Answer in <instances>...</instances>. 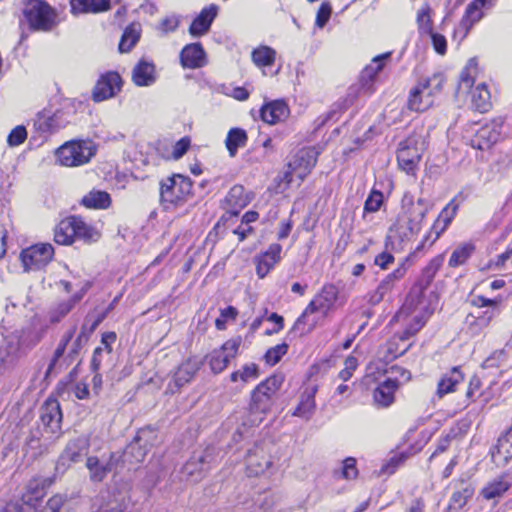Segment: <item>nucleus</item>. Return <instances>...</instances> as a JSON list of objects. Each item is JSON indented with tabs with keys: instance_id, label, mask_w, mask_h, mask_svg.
Here are the masks:
<instances>
[{
	"instance_id": "nucleus-1",
	"label": "nucleus",
	"mask_w": 512,
	"mask_h": 512,
	"mask_svg": "<svg viewBox=\"0 0 512 512\" xmlns=\"http://www.w3.org/2000/svg\"><path fill=\"white\" fill-rule=\"evenodd\" d=\"M429 208V203L425 199L415 200L411 193H404L401 200V211L389 228L387 236L393 249H402L405 244L411 242L418 235Z\"/></svg>"
},
{
	"instance_id": "nucleus-2",
	"label": "nucleus",
	"mask_w": 512,
	"mask_h": 512,
	"mask_svg": "<svg viewBox=\"0 0 512 512\" xmlns=\"http://www.w3.org/2000/svg\"><path fill=\"white\" fill-rule=\"evenodd\" d=\"M445 77L442 73H435L423 78L410 90L408 108L416 112L428 110L435 100V96L442 90Z\"/></svg>"
},
{
	"instance_id": "nucleus-3",
	"label": "nucleus",
	"mask_w": 512,
	"mask_h": 512,
	"mask_svg": "<svg viewBox=\"0 0 512 512\" xmlns=\"http://www.w3.org/2000/svg\"><path fill=\"white\" fill-rule=\"evenodd\" d=\"M96 153V146L89 140H71L55 151L56 162L64 167L87 164Z\"/></svg>"
},
{
	"instance_id": "nucleus-4",
	"label": "nucleus",
	"mask_w": 512,
	"mask_h": 512,
	"mask_svg": "<svg viewBox=\"0 0 512 512\" xmlns=\"http://www.w3.org/2000/svg\"><path fill=\"white\" fill-rule=\"evenodd\" d=\"M23 14L30 29L35 31H50L58 24L55 9L42 0H28Z\"/></svg>"
},
{
	"instance_id": "nucleus-5",
	"label": "nucleus",
	"mask_w": 512,
	"mask_h": 512,
	"mask_svg": "<svg viewBox=\"0 0 512 512\" xmlns=\"http://www.w3.org/2000/svg\"><path fill=\"white\" fill-rule=\"evenodd\" d=\"M191 181L180 174L167 177L160 182V199L168 209L170 206L180 204L190 194Z\"/></svg>"
},
{
	"instance_id": "nucleus-6",
	"label": "nucleus",
	"mask_w": 512,
	"mask_h": 512,
	"mask_svg": "<svg viewBox=\"0 0 512 512\" xmlns=\"http://www.w3.org/2000/svg\"><path fill=\"white\" fill-rule=\"evenodd\" d=\"M424 149L425 143L420 135H411L400 142L397 152L399 167L408 174L413 173L418 166Z\"/></svg>"
},
{
	"instance_id": "nucleus-7",
	"label": "nucleus",
	"mask_w": 512,
	"mask_h": 512,
	"mask_svg": "<svg viewBox=\"0 0 512 512\" xmlns=\"http://www.w3.org/2000/svg\"><path fill=\"white\" fill-rule=\"evenodd\" d=\"M282 378L272 376L257 385L251 396L250 410L252 414H265L272 405V398L279 390Z\"/></svg>"
},
{
	"instance_id": "nucleus-8",
	"label": "nucleus",
	"mask_w": 512,
	"mask_h": 512,
	"mask_svg": "<svg viewBox=\"0 0 512 512\" xmlns=\"http://www.w3.org/2000/svg\"><path fill=\"white\" fill-rule=\"evenodd\" d=\"M54 256V248L49 243H38L23 249L19 255L25 272L44 268Z\"/></svg>"
},
{
	"instance_id": "nucleus-9",
	"label": "nucleus",
	"mask_w": 512,
	"mask_h": 512,
	"mask_svg": "<svg viewBox=\"0 0 512 512\" xmlns=\"http://www.w3.org/2000/svg\"><path fill=\"white\" fill-rule=\"evenodd\" d=\"M318 151L313 147L299 150L289 163V170L285 173L284 180L289 184L293 175L303 180L314 168L318 158Z\"/></svg>"
},
{
	"instance_id": "nucleus-10",
	"label": "nucleus",
	"mask_w": 512,
	"mask_h": 512,
	"mask_svg": "<svg viewBox=\"0 0 512 512\" xmlns=\"http://www.w3.org/2000/svg\"><path fill=\"white\" fill-rule=\"evenodd\" d=\"M496 0H473L466 7L465 13L455 29L454 36H460V39H464L470 29L478 23L483 17V9L492 8Z\"/></svg>"
},
{
	"instance_id": "nucleus-11",
	"label": "nucleus",
	"mask_w": 512,
	"mask_h": 512,
	"mask_svg": "<svg viewBox=\"0 0 512 512\" xmlns=\"http://www.w3.org/2000/svg\"><path fill=\"white\" fill-rule=\"evenodd\" d=\"M201 366L202 362L196 357L188 358L183 361L173 373L167 386V392L171 394L179 392L183 386L193 379Z\"/></svg>"
},
{
	"instance_id": "nucleus-12",
	"label": "nucleus",
	"mask_w": 512,
	"mask_h": 512,
	"mask_svg": "<svg viewBox=\"0 0 512 512\" xmlns=\"http://www.w3.org/2000/svg\"><path fill=\"white\" fill-rule=\"evenodd\" d=\"M241 342L240 337L229 339L220 349L214 350L208 356L209 365L214 373L222 372L229 362L236 357Z\"/></svg>"
},
{
	"instance_id": "nucleus-13",
	"label": "nucleus",
	"mask_w": 512,
	"mask_h": 512,
	"mask_svg": "<svg viewBox=\"0 0 512 512\" xmlns=\"http://www.w3.org/2000/svg\"><path fill=\"white\" fill-rule=\"evenodd\" d=\"M502 124L493 120L483 124L470 139V145L474 149L487 150L494 145L501 136Z\"/></svg>"
},
{
	"instance_id": "nucleus-14",
	"label": "nucleus",
	"mask_w": 512,
	"mask_h": 512,
	"mask_svg": "<svg viewBox=\"0 0 512 512\" xmlns=\"http://www.w3.org/2000/svg\"><path fill=\"white\" fill-rule=\"evenodd\" d=\"M457 206L449 203L439 214L431 230L424 236L422 242L416 247V251H421L425 247L432 246L440 235L446 230L451 220L456 214Z\"/></svg>"
},
{
	"instance_id": "nucleus-15",
	"label": "nucleus",
	"mask_w": 512,
	"mask_h": 512,
	"mask_svg": "<svg viewBox=\"0 0 512 512\" xmlns=\"http://www.w3.org/2000/svg\"><path fill=\"white\" fill-rule=\"evenodd\" d=\"M154 437V430L150 428L141 429L137 433L134 441L127 446L124 452L125 459H128L131 462L134 461L136 463L142 462L147 454L148 446L153 445L150 443V440H152Z\"/></svg>"
},
{
	"instance_id": "nucleus-16",
	"label": "nucleus",
	"mask_w": 512,
	"mask_h": 512,
	"mask_svg": "<svg viewBox=\"0 0 512 512\" xmlns=\"http://www.w3.org/2000/svg\"><path fill=\"white\" fill-rule=\"evenodd\" d=\"M121 77L116 72L102 75L93 89V100L101 102L114 97L121 89Z\"/></svg>"
},
{
	"instance_id": "nucleus-17",
	"label": "nucleus",
	"mask_w": 512,
	"mask_h": 512,
	"mask_svg": "<svg viewBox=\"0 0 512 512\" xmlns=\"http://www.w3.org/2000/svg\"><path fill=\"white\" fill-rule=\"evenodd\" d=\"M247 471L251 476L265 473L271 466L272 460L264 445H257L250 450L246 458Z\"/></svg>"
},
{
	"instance_id": "nucleus-18",
	"label": "nucleus",
	"mask_w": 512,
	"mask_h": 512,
	"mask_svg": "<svg viewBox=\"0 0 512 512\" xmlns=\"http://www.w3.org/2000/svg\"><path fill=\"white\" fill-rule=\"evenodd\" d=\"M338 298V289L332 285H325L319 293L308 304L309 311L312 309L320 312L321 315L327 316L333 309Z\"/></svg>"
},
{
	"instance_id": "nucleus-19",
	"label": "nucleus",
	"mask_w": 512,
	"mask_h": 512,
	"mask_svg": "<svg viewBox=\"0 0 512 512\" xmlns=\"http://www.w3.org/2000/svg\"><path fill=\"white\" fill-rule=\"evenodd\" d=\"M40 418L47 432L58 437L62 421V413L59 403L56 400L46 401L41 408Z\"/></svg>"
},
{
	"instance_id": "nucleus-20",
	"label": "nucleus",
	"mask_w": 512,
	"mask_h": 512,
	"mask_svg": "<svg viewBox=\"0 0 512 512\" xmlns=\"http://www.w3.org/2000/svg\"><path fill=\"white\" fill-rule=\"evenodd\" d=\"M50 485V480L41 476L32 477L25 485V491L22 494L24 504L35 508L37 503L44 497L46 488Z\"/></svg>"
},
{
	"instance_id": "nucleus-21",
	"label": "nucleus",
	"mask_w": 512,
	"mask_h": 512,
	"mask_svg": "<svg viewBox=\"0 0 512 512\" xmlns=\"http://www.w3.org/2000/svg\"><path fill=\"white\" fill-rule=\"evenodd\" d=\"M89 449L87 436H78L71 439L60 456L63 465L79 462Z\"/></svg>"
},
{
	"instance_id": "nucleus-22",
	"label": "nucleus",
	"mask_w": 512,
	"mask_h": 512,
	"mask_svg": "<svg viewBox=\"0 0 512 512\" xmlns=\"http://www.w3.org/2000/svg\"><path fill=\"white\" fill-rule=\"evenodd\" d=\"M217 14L218 6L215 4H210L203 8L189 27L190 35L193 37H200L208 33L214 19L217 17Z\"/></svg>"
},
{
	"instance_id": "nucleus-23",
	"label": "nucleus",
	"mask_w": 512,
	"mask_h": 512,
	"mask_svg": "<svg viewBox=\"0 0 512 512\" xmlns=\"http://www.w3.org/2000/svg\"><path fill=\"white\" fill-rule=\"evenodd\" d=\"M207 470L206 456L203 454H195L182 467V479L196 483L204 477Z\"/></svg>"
},
{
	"instance_id": "nucleus-24",
	"label": "nucleus",
	"mask_w": 512,
	"mask_h": 512,
	"mask_svg": "<svg viewBox=\"0 0 512 512\" xmlns=\"http://www.w3.org/2000/svg\"><path fill=\"white\" fill-rule=\"evenodd\" d=\"M281 251V245L274 243L263 254L255 257L256 272L259 278H264L280 260Z\"/></svg>"
},
{
	"instance_id": "nucleus-25",
	"label": "nucleus",
	"mask_w": 512,
	"mask_h": 512,
	"mask_svg": "<svg viewBox=\"0 0 512 512\" xmlns=\"http://www.w3.org/2000/svg\"><path fill=\"white\" fill-rule=\"evenodd\" d=\"M260 116L265 123L274 125L289 116V108L283 100H274L263 105Z\"/></svg>"
},
{
	"instance_id": "nucleus-26",
	"label": "nucleus",
	"mask_w": 512,
	"mask_h": 512,
	"mask_svg": "<svg viewBox=\"0 0 512 512\" xmlns=\"http://www.w3.org/2000/svg\"><path fill=\"white\" fill-rule=\"evenodd\" d=\"M180 60L185 68H200L206 64V54L200 43H191L182 49Z\"/></svg>"
},
{
	"instance_id": "nucleus-27",
	"label": "nucleus",
	"mask_w": 512,
	"mask_h": 512,
	"mask_svg": "<svg viewBox=\"0 0 512 512\" xmlns=\"http://www.w3.org/2000/svg\"><path fill=\"white\" fill-rule=\"evenodd\" d=\"M325 317V315H321L320 312H317L314 309L309 311V306L307 305L302 314L295 321L292 329L300 335L310 333L323 321Z\"/></svg>"
},
{
	"instance_id": "nucleus-28",
	"label": "nucleus",
	"mask_w": 512,
	"mask_h": 512,
	"mask_svg": "<svg viewBox=\"0 0 512 512\" xmlns=\"http://www.w3.org/2000/svg\"><path fill=\"white\" fill-rule=\"evenodd\" d=\"M90 286V282H84L81 285L80 290L70 299L59 303L58 306L50 313V322L57 323L64 316H66L76 305V303H78L83 298L84 294L89 290Z\"/></svg>"
},
{
	"instance_id": "nucleus-29",
	"label": "nucleus",
	"mask_w": 512,
	"mask_h": 512,
	"mask_svg": "<svg viewBox=\"0 0 512 512\" xmlns=\"http://www.w3.org/2000/svg\"><path fill=\"white\" fill-rule=\"evenodd\" d=\"M493 461L497 465H503L512 458V427L498 439L497 445L491 450Z\"/></svg>"
},
{
	"instance_id": "nucleus-30",
	"label": "nucleus",
	"mask_w": 512,
	"mask_h": 512,
	"mask_svg": "<svg viewBox=\"0 0 512 512\" xmlns=\"http://www.w3.org/2000/svg\"><path fill=\"white\" fill-rule=\"evenodd\" d=\"M132 81L136 86H150L156 81L155 66L147 61H140L132 70Z\"/></svg>"
},
{
	"instance_id": "nucleus-31",
	"label": "nucleus",
	"mask_w": 512,
	"mask_h": 512,
	"mask_svg": "<svg viewBox=\"0 0 512 512\" xmlns=\"http://www.w3.org/2000/svg\"><path fill=\"white\" fill-rule=\"evenodd\" d=\"M397 389L398 381L387 379L374 390V401L382 407L391 405L394 402V394Z\"/></svg>"
},
{
	"instance_id": "nucleus-32",
	"label": "nucleus",
	"mask_w": 512,
	"mask_h": 512,
	"mask_svg": "<svg viewBox=\"0 0 512 512\" xmlns=\"http://www.w3.org/2000/svg\"><path fill=\"white\" fill-rule=\"evenodd\" d=\"M464 376L458 367H453L449 372L443 374L437 386V395L443 397L455 390V387L461 383Z\"/></svg>"
},
{
	"instance_id": "nucleus-33",
	"label": "nucleus",
	"mask_w": 512,
	"mask_h": 512,
	"mask_svg": "<svg viewBox=\"0 0 512 512\" xmlns=\"http://www.w3.org/2000/svg\"><path fill=\"white\" fill-rule=\"evenodd\" d=\"M75 216L62 220L55 229L54 240L61 245H71L75 241Z\"/></svg>"
},
{
	"instance_id": "nucleus-34",
	"label": "nucleus",
	"mask_w": 512,
	"mask_h": 512,
	"mask_svg": "<svg viewBox=\"0 0 512 512\" xmlns=\"http://www.w3.org/2000/svg\"><path fill=\"white\" fill-rule=\"evenodd\" d=\"M110 0H71V10L78 13H98L108 10Z\"/></svg>"
},
{
	"instance_id": "nucleus-35",
	"label": "nucleus",
	"mask_w": 512,
	"mask_h": 512,
	"mask_svg": "<svg viewBox=\"0 0 512 512\" xmlns=\"http://www.w3.org/2000/svg\"><path fill=\"white\" fill-rule=\"evenodd\" d=\"M81 203L90 209H106L111 204V198L105 191L92 190L82 198Z\"/></svg>"
},
{
	"instance_id": "nucleus-36",
	"label": "nucleus",
	"mask_w": 512,
	"mask_h": 512,
	"mask_svg": "<svg viewBox=\"0 0 512 512\" xmlns=\"http://www.w3.org/2000/svg\"><path fill=\"white\" fill-rule=\"evenodd\" d=\"M250 200L251 198L241 185L233 186L226 196L227 204L232 210H235V212L247 206Z\"/></svg>"
},
{
	"instance_id": "nucleus-37",
	"label": "nucleus",
	"mask_w": 512,
	"mask_h": 512,
	"mask_svg": "<svg viewBox=\"0 0 512 512\" xmlns=\"http://www.w3.org/2000/svg\"><path fill=\"white\" fill-rule=\"evenodd\" d=\"M475 251V246L471 242H465L458 245L452 252L448 265L452 268L464 265Z\"/></svg>"
},
{
	"instance_id": "nucleus-38",
	"label": "nucleus",
	"mask_w": 512,
	"mask_h": 512,
	"mask_svg": "<svg viewBox=\"0 0 512 512\" xmlns=\"http://www.w3.org/2000/svg\"><path fill=\"white\" fill-rule=\"evenodd\" d=\"M86 467L93 482H101L111 470L109 463H103L95 456L87 458Z\"/></svg>"
},
{
	"instance_id": "nucleus-39",
	"label": "nucleus",
	"mask_w": 512,
	"mask_h": 512,
	"mask_svg": "<svg viewBox=\"0 0 512 512\" xmlns=\"http://www.w3.org/2000/svg\"><path fill=\"white\" fill-rule=\"evenodd\" d=\"M251 58L257 67H268L275 62L276 51L269 46L261 45L252 51Z\"/></svg>"
},
{
	"instance_id": "nucleus-40",
	"label": "nucleus",
	"mask_w": 512,
	"mask_h": 512,
	"mask_svg": "<svg viewBox=\"0 0 512 512\" xmlns=\"http://www.w3.org/2000/svg\"><path fill=\"white\" fill-rule=\"evenodd\" d=\"M471 100L474 108L480 112H486L490 108V92L485 84H478L471 91Z\"/></svg>"
},
{
	"instance_id": "nucleus-41",
	"label": "nucleus",
	"mask_w": 512,
	"mask_h": 512,
	"mask_svg": "<svg viewBox=\"0 0 512 512\" xmlns=\"http://www.w3.org/2000/svg\"><path fill=\"white\" fill-rule=\"evenodd\" d=\"M391 52H386L375 56L371 63L367 65L362 73L361 78L365 81H372L385 66V62L390 58Z\"/></svg>"
},
{
	"instance_id": "nucleus-42",
	"label": "nucleus",
	"mask_w": 512,
	"mask_h": 512,
	"mask_svg": "<svg viewBox=\"0 0 512 512\" xmlns=\"http://www.w3.org/2000/svg\"><path fill=\"white\" fill-rule=\"evenodd\" d=\"M407 272V267L405 262L399 264V266L391 273L386 275V277L379 283L377 286L385 295L392 291L395 284L399 282L405 276Z\"/></svg>"
},
{
	"instance_id": "nucleus-43",
	"label": "nucleus",
	"mask_w": 512,
	"mask_h": 512,
	"mask_svg": "<svg viewBox=\"0 0 512 512\" xmlns=\"http://www.w3.org/2000/svg\"><path fill=\"white\" fill-rule=\"evenodd\" d=\"M247 142V134L240 128H233L229 131L226 138V147L230 156H235L238 148L245 146Z\"/></svg>"
},
{
	"instance_id": "nucleus-44",
	"label": "nucleus",
	"mask_w": 512,
	"mask_h": 512,
	"mask_svg": "<svg viewBox=\"0 0 512 512\" xmlns=\"http://www.w3.org/2000/svg\"><path fill=\"white\" fill-rule=\"evenodd\" d=\"M75 240L80 239L86 242L97 241L100 233L84 222L81 218L75 217Z\"/></svg>"
},
{
	"instance_id": "nucleus-45",
	"label": "nucleus",
	"mask_w": 512,
	"mask_h": 512,
	"mask_svg": "<svg viewBox=\"0 0 512 512\" xmlns=\"http://www.w3.org/2000/svg\"><path fill=\"white\" fill-rule=\"evenodd\" d=\"M259 377L258 366L254 363L245 364L239 370L234 371L230 375L231 382L241 381L242 383H248L252 380H256Z\"/></svg>"
},
{
	"instance_id": "nucleus-46",
	"label": "nucleus",
	"mask_w": 512,
	"mask_h": 512,
	"mask_svg": "<svg viewBox=\"0 0 512 512\" xmlns=\"http://www.w3.org/2000/svg\"><path fill=\"white\" fill-rule=\"evenodd\" d=\"M315 410V399L312 393L304 394L295 411L294 416L309 420Z\"/></svg>"
},
{
	"instance_id": "nucleus-47",
	"label": "nucleus",
	"mask_w": 512,
	"mask_h": 512,
	"mask_svg": "<svg viewBox=\"0 0 512 512\" xmlns=\"http://www.w3.org/2000/svg\"><path fill=\"white\" fill-rule=\"evenodd\" d=\"M508 488V482L499 478L486 485L482 490V495L485 499L491 500L496 497H500L508 490Z\"/></svg>"
},
{
	"instance_id": "nucleus-48",
	"label": "nucleus",
	"mask_w": 512,
	"mask_h": 512,
	"mask_svg": "<svg viewBox=\"0 0 512 512\" xmlns=\"http://www.w3.org/2000/svg\"><path fill=\"white\" fill-rule=\"evenodd\" d=\"M140 37L139 29L134 25L125 29L121 41L119 43V50L121 52H128L137 43Z\"/></svg>"
},
{
	"instance_id": "nucleus-49",
	"label": "nucleus",
	"mask_w": 512,
	"mask_h": 512,
	"mask_svg": "<svg viewBox=\"0 0 512 512\" xmlns=\"http://www.w3.org/2000/svg\"><path fill=\"white\" fill-rule=\"evenodd\" d=\"M473 488L470 485H466L462 489L455 491L450 499L449 508L461 509L467 503V500L473 495Z\"/></svg>"
},
{
	"instance_id": "nucleus-50",
	"label": "nucleus",
	"mask_w": 512,
	"mask_h": 512,
	"mask_svg": "<svg viewBox=\"0 0 512 512\" xmlns=\"http://www.w3.org/2000/svg\"><path fill=\"white\" fill-rule=\"evenodd\" d=\"M407 458L408 455L405 452L394 454L383 463L379 471V475H392L398 469V467H400L406 461Z\"/></svg>"
},
{
	"instance_id": "nucleus-51",
	"label": "nucleus",
	"mask_w": 512,
	"mask_h": 512,
	"mask_svg": "<svg viewBox=\"0 0 512 512\" xmlns=\"http://www.w3.org/2000/svg\"><path fill=\"white\" fill-rule=\"evenodd\" d=\"M443 262L444 255H437L436 257L431 259L427 266L423 269V277L427 284L433 281L435 275L442 266Z\"/></svg>"
},
{
	"instance_id": "nucleus-52",
	"label": "nucleus",
	"mask_w": 512,
	"mask_h": 512,
	"mask_svg": "<svg viewBox=\"0 0 512 512\" xmlns=\"http://www.w3.org/2000/svg\"><path fill=\"white\" fill-rule=\"evenodd\" d=\"M431 8L425 3L417 12V24L421 31L430 32L431 28Z\"/></svg>"
},
{
	"instance_id": "nucleus-53",
	"label": "nucleus",
	"mask_w": 512,
	"mask_h": 512,
	"mask_svg": "<svg viewBox=\"0 0 512 512\" xmlns=\"http://www.w3.org/2000/svg\"><path fill=\"white\" fill-rule=\"evenodd\" d=\"M74 331H75V328L69 330L63 336V338L61 339L60 343L58 344V346H57V348H56V350L54 352L53 358H52V360H51V362L49 364V367L47 369V373H50L53 370V368L56 365V362L58 361V359L63 356L67 344L69 343V341L73 337Z\"/></svg>"
},
{
	"instance_id": "nucleus-54",
	"label": "nucleus",
	"mask_w": 512,
	"mask_h": 512,
	"mask_svg": "<svg viewBox=\"0 0 512 512\" xmlns=\"http://www.w3.org/2000/svg\"><path fill=\"white\" fill-rule=\"evenodd\" d=\"M27 130L23 125H18L11 130L7 137V144L9 147H17L25 142L27 139Z\"/></svg>"
},
{
	"instance_id": "nucleus-55",
	"label": "nucleus",
	"mask_w": 512,
	"mask_h": 512,
	"mask_svg": "<svg viewBox=\"0 0 512 512\" xmlns=\"http://www.w3.org/2000/svg\"><path fill=\"white\" fill-rule=\"evenodd\" d=\"M68 123L69 120L64 118V113L62 111H57L46 120L45 125L47 131L55 132L64 128Z\"/></svg>"
},
{
	"instance_id": "nucleus-56",
	"label": "nucleus",
	"mask_w": 512,
	"mask_h": 512,
	"mask_svg": "<svg viewBox=\"0 0 512 512\" xmlns=\"http://www.w3.org/2000/svg\"><path fill=\"white\" fill-rule=\"evenodd\" d=\"M383 194L378 190H372L364 204V212L373 213L380 209L383 203Z\"/></svg>"
},
{
	"instance_id": "nucleus-57",
	"label": "nucleus",
	"mask_w": 512,
	"mask_h": 512,
	"mask_svg": "<svg viewBox=\"0 0 512 512\" xmlns=\"http://www.w3.org/2000/svg\"><path fill=\"white\" fill-rule=\"evenodd\" d=\"M288 345L285 343L270 348L265 354V360L269 365L277 364L281 358L287 353Z\"/></svg>"
},
{
	"instance_id": "nucleus-58",
	"label": "nucleus",
	"mask_w": 512,
	"mask_h": 512,
	"mask_svg": "<svg viewBox=\"0 0 512 512\" xmlns=\"http://www.w3.org/2000/svg\"><path fill=\"white\" fill-rule=\"evenodd\" d=\"M341 475L344 479L353 480L358 476V470L356 467V459L353 457H348L343 461V467L341 471Z\"/></svg>"
},
{
	"instance_id": "nucleus-59",
	"label": "nucleus",
	"mask_w": 512,
	"mask_h": 512,
	"mask_svg": "<svg viewBox=\"0 0 512 512\" xmlns=\"http://www.w3.org/2000/svg\"><path fill=\"white\" fill-rule=\"evenodd\" d=\"M358 366V361L355 357L349 356L344 362V368L339 372L338 377L342 381H348Z\"/></svg>"
},
{
	"instance_id": "nucleus-60",
	"label": "nucleus",
	"mask_w": 512,
	"mask_h": 512,
	"mask_svg": "<svg viewBox=\"0 0 512 512\" xmlns=\"http://www.w3.org/2000/svg\"><path fill=\"white\" fill-rule=\"evenodd\" d=\"M332 8L329 3H322L320 8L318 9L316 15L315 24L318 28H323L326 23L329 21L331 16Z\"/></svg>"
},
{
	"instance_id": "nucleus-61",
	"label": "nucleus",
	"mask_w": 512,
	"mask_h": 512,
	"mask_svg": "<svg viewBox=\"0 0 512 512\" xmlns=\"http://www.w3.org/2000/svg\"><path fill=\"white\" fill-rule=\"evenodd\" d=\"M413 323L409 325L403 332V335L401 336L402 340H407L411 336H413L415 333H417L425 324V319L422 315H415L413 317Z\"/></svg>"
},
{
	"instance_id": "nucleus-62",
	"label": "nucleus",
	"mask_w": 512,
	"mask_h": 512,
	"mask_svg": "<svg viewBox=\"0 0 512 512\" xmlns=\"http://www.w3.org/2000/svg\"><path fill=\"white\" fill-rule=\"evenodd\" d=\"M474 84V78L470 75L469 69L465 68L460 74L458 91L460 93H468Z\"/></svg>"
},
{
	"instance_id": "nucleus-63",
	"label": "nucleus",
	"mask_w": 512,
	"mask_h": 512,
	"mask_svg": "<svg viewBox=\"0 0 512 512\" xmlns=\"http://www.w3.org/2000/svg\"><path fill=\"white\" fill-rule=\"evenodd\" d=\"M428 33L430 34L434 50L438 54L444 55L446 53V48H447L446 38L439 33L433 32L432 30Z\"/></svg>"
},
{
	"instance_id": "nucleus-64",
	"label": "nucleus",
	"mask_w": 512,
	"mask_h": 512,
	"mask_svg": "<svg viewBox=\"0 0 512 512\" xmlns=\"http://www.w3.org/2000/svg\"><path fill=\"white\" fill-rule=\"evenodd\" d=\"M64 504V499L60 495L51 497L44 507L43 512H59Z\"/></svg>"
}]
</instances>
